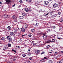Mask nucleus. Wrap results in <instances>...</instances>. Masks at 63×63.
<instances>
[{
  "instance_id": "6e6d98bb",
  "label": "nucleus",
  "mask_w": 63,
  "mask_h": 63,
  "mask_svg": "<svg viewBox=\"0 0 63 63\" xmlns=\"http://www.w3.org/2000/svg\"><path fill=\"white\" fill-rule=\"evenodd\" d=\"M52 17H54V16H52Z\"/></svg>"
},
{
  "instance_id": "09e8293b",
  "label": "nucleus",
  "mask_w": 63,
  "mask_h": 63,
  "mask_svg": "<svg viewBox=\"0 0 63 63\" xmlns=\"http://www.w3.org/2000/svg\"><path fill=\"white\" fill-rule=\"evenodd\" d=\"M13 63V62H10L9 63Z\"/></svg>"
},
{
  "instance_id": "338daca9",
  "label": "nucleus",
  "mask_w": 63,
  "mask_h": 63,
  "mask_svg": "<svg viewBox=\"0 0 63 63\" xmlns=\"http://www.w3.org/2000/svg\"><path fill=\"white\" fill-rule=\"evenodd\" d=\"M28 51H30V49H29Z\"/></svg>"
},
{
  "instance_id": "de8ad7c7",
  "label": "nucleus",
  "mask_w": 63,
  "mask_h": 63,
  "mask_svg": "<svg viewBox=\"0 0 63 63\" xmlns=\"http://www.w3.org/2000/svg\"><path fill=\"white\" fill-rule=\"evenodd\" d=\"M25 35H22V37H24V36H25Z\"/></svg>"
},
{
  "instance_id": "c85d7f7f",
  "label": "nucleus",
  "mask_w": 63,
  "mask_h": 63,
  "mask_svg": "<svg viewBox=\"0 0 63 63\" xmlns=\"http://www.w3.org/2000/svg\"><path fill=\"white\" fill-rule=\"evenodd\" d=\"M5 39V38L4 37H2L1 38V40H4Z\"/></svg>"
},
{
  "instance_id": "0e129e2a",
  "label": "nucleus",
  "mask_w": 63,
  "mask_h": 63,
  "mask_svg": "<svg viewBox=\"0 0 63 63\" xmlns=\"http://www.w3.org/2000/svg\"><path fill=\"white\" fill-rule=\"evenodd\" d=\"M2 4V2H0V4Z\"/></svg>"
},
{
  "instance_id": "2f4dec72",
  "label": "nucleus",
  "mask_w": 63,
  "mask_h": 63,
  "mask_svg": "<svg viewBox=\"0 0 63 63\" xmlns=\"http://www.w3.org/2000/svg\"><path fill=\"white\" fill-rule=\"evenodd\" d=\"M4 16L5 17H8V15H4Z\"/></svg>"
},
{
  "instance_id": "5701e85b",
  "label": "nucleus",
  "mask_w": 63,
  "mask_h": 63,
  "mask_svg": "<svg viewBox=\"0 0 63 63\" xmlns=\"http://www.w3.org/2000/svg\"><path fill=\"white\" fill-rule=\"evenodd\" d=\"M17 30L16 29H15L14 30V32L15 33H16V32H17Z\"/></svg>"
},
{
  "instance_id": "9d476101",
  "label": "nucleus",
  "mask_w": 63,
  "mask_h": 63,
  "mask_svg": "<svg viewBox=\"0 0 63 63\" xmlns=\"http://www.w3.org/2000/svg\"><path fill=\"white\" fill-rule=\"evenodd\" d=\"M19 18L20 19H22L23 18V16H19Z\"/></svg>"
},
{
  "instance_id": "9b49d317",
  "label": "nucleus",
  "mask_w": 63,
  "mask_h": 63,
  "mask_svg": "<svg viewBox=\"0 0 63 63\" xmlns=\"http://www.w3.org/2000/svg\"><path fill=\"white\" fill-rule=\"evenodd\" d=\"M13 18L14 19H16V17L15 15H13L12 16Z\"/></svg>"
},
{
  "instance_id": "c03bdc74",
  "label": "nucleus",
  "mask_w": 63,
  "mask_h": 63,
  "mask_svg": "<svg viewBox=\"0 0 63 63\" xmlns=\"http://www.w3.org/2000/svg\"><path fill=\"white\" fill-rule=\"evenodd\" d=\"M44 58V59H47V58L46 57H45Z\"/></svg>"
},
{
  "instance_id": "f8f14e48",
  "label": "nucleus",
  "mask_w": 63,
  "mask_h": 63,
  "mask_svg": "<svg viewBox=\"0 0 63 63\" xmlns=\"http://www.w3.org/2000/svg\"><path fill=\"white\" fill-rule=\"evenodd\" d=\"M31 31H32V32H35V30L34 29H31Z\"/></svg>"
},
{
  "instance_id": "49530a36",
  "label": "nucleus",
  "mask_w": 63,
  "mask_h": 63,
  "mask_svg": "<svg viewBox=\"0 0 63 63\" xmlns=\"http://www.w3.org/2000/svg\"><path fill=\"white\" fill-rule=\"evenodd\" d=\"M41 60L42 61H45L44 59L42 60Z\"/></svg>"
},
{
  "instance_id": "bb28decb",
  "label": "nucleus",
  "mask_w": 63,
  "mask_h": 63,
  "mask_svg": "<svg viewBox=\"0 0 63 63\" xmlns=\"http://www.w3.org/2000/svg\"><path fill=\"white\" fill-rule=\"evenodd\" d=\"M31 55V53H29L28 54V55L30 56V55Z\"/></svg>"
},
{
  "instance_id": "774afa93",
  "label": "nucleus",
  "mask_w": 63,
  "mask_h": 63,
  "mask_svg": "<svg viewBox=\"0 0 63 63\" xmlns=\"http://www.w3.org/2000/svg\"><path fill=\"white\" fill-rule=\"evenodd\" d=\"M57 63H60L59 62H57Z\"/></svg>"
},
{
  "instance_id": "6ab92c4d",
  "label": "nucleus",
  "mask_w": 63,
  "mask_h": 63,
  "mask_svg": "<svg viewBox=\"0 0 63 63\" xmlns=\"http://www.w3.org/2000/svg\"><path fill=\"white\" fill-rule=\"evenodd\" d=\"M53 63V61H49L48 63Z\"/></svg>"
},
{
  "instance_id": "412c9836",
  "label": "nucleus",
  "mask_w": 63,
  "mask_h": 63,
  "mask_svg": "<svg viewBox=\"0 0 63 63\" xmlns=\"http://www.w3.org/2000/svg\"><path fill=\"white\" fill-rule=\"evenodd\" d=\"M20 34L19 33H17V36H19V35H20Z\"/></svg>"
},
{
  "instance_id": "b1692460",
  "label": "nucleus",
  "mask_w": 63,
  "mask_h": 63,
  "mask_svg": "<svg viewBox=\"0 0 63 63\" xmlns=\"http://www.w3.org/2000/svg\"><path fill=\"white\" fill-rule=\"evenodd\" d=\"M54 55H57V53L56 52L54 53Z\"/></svg>"
},
{
  "instance_id": "a878e982",
  "label": "nucleus",
  "mask_w": 63,
  "mask_h": 63,
  "mask_svg": "<svg viewBox=\"0 0 63 63\" xmlns=\"http://www.w3.org/2000/svg\"><path fill=\"white\" fill-rule=\"evenodd\" d=\"M41 54H45V52L44 51H42V52H41Z\"/></svg>"
},
{
  "instance_id": "79ce46f5",
  "label": "nucleus",
  "mask_w": 63,
  "mask_h": 63,
  "mask_svg": "<svg viewBox=\"0 0 63 63\" xmlns=\"http://www.w3.org/2000/svg\"><path fill=\"white\" fill-rule=\"evenodd\" d=\"M48 15V13H47V14H46V15H45V16H47Z\"/></svg>"
},
{
  "instance_id": "a211bd4d",
  "label": "nucleus",
  "mask_w": 63,
  "mask_h": 63,
  "mask_svg": "<svg viewBox=\"0 0 63 63\" xmlns=\"http://www.w3.org/2000/svg\"><path fill=\"white\" fill-rule=\"evenodd\" d=\"M8 47H11V45L10 44H8Z\"/></svg>"
},
{
  "instance_id": "13d9d810",
  "label": "nucleus",
  "mask_w": 63,
  "mask_h": 63,
  "mask_svg": "<svg viewBox=\"0 0 63 63\" xmlns=\"http://www.w3.org/2000/svg\"><path fill=\"white\" fill-rule=\"evenodd\" d=\"M61 19L62 20H63V17Z\"/></svg>"
},
{
  "instance_id": "5fc2aeb1",
  "label": "nucleus",
  "mask_w": 63,
  "mask_h": 63,
  "mask_svg": "<svg viewBox=\"0 0 63 63\" xmlns=\"http://www.w3.org/2000/svg\"><path fill=\"white\" fill-rule=\"evenodd\" d=\"M53 28L54 29V28H55V26H54L53 27Z\"/></svg>"
},
{
  "instance_id": "39448f33",
  "label": "nucleus",
  "mask_w": 63,
  "mask_h": 63,
  "mask_svg": "<svg viewBox=\"0 0 63 63\" xmlns=\"http://www.w3.org/2000/svg\"><path fill=\"white\" fill-rule=\"evenodd\" d=\"M40 51L38 50H37L35 51V53H36V54H39V53H40Z\"/></svg>"
},
{
  "instance_id": "a19ab883",
  "label": "nucleus",
  "mask_w": 63,
  "mask_h": 63,
  "mask_svg": "<svg viewBox=\"0 0 63 63\" xmlns=\"http://www.w3.org/2000/svg\"><path fill=\"white\" fill-rule=\"evenodd\" d=\"M22 1L21 0H20L19 1V2H20V3H22Z\"/></svg>"
},
{
  "instance_id": "58836bf2",
  "label": "nucleus",
  "mask_w": 63,
  "mask_h": 63,
  "mask_svg": "<svg viewBox=\"0 0 63 63\" xmlns=\"http://www.w3.org/2000/svg\"><path fill=\"white\" fill-rule=\"evenodd\" d=\"M13 61H16V58L14 59H13Z\"/></svg>"
},
{
  "instance_id": "ddd939ff",
  "label": "nucleus",
  "mask_w": 63,
  "mask_h": 63,
  "mask_svg": "<svg viewBox=\"0 0 63 63\" xmlns=\"http://www.w3.org/2000/svg\"><path fill=\"white\" fill-rule=\"evenodd\" d=\"M7 28L8 30H11V27L8 26L7 27Z\"/></svg>"
},
{
  "instance_id": "6e6552de",
  "label": "nucleus",
  "mask_w": 63,
  "mask_h": 63,
  "mask_svg": "<svg viewBox=\"0 0 63 63\" xmlns=\"http://www.w3.org/2000/svg\"><path fill=\"white\" fill-rule=\"evenodd\" d=\"M43 38H47V35L45 34H43Z\"/></svg>"
},
{
  "instance_id": "8fccbe9b",
  "label": "nucleus",
  "mask_w": 63,
  "mask_h": 63,
  "mask_svg": "<svg viewBox=\"0 0 63 63\" xmlns=\"http://www.w3.org/2000/svg\"><path fill=\"white\" fill-rule=\"evenodd\" d=\"M61 38H60L58 37V39L59 40H60Z\"/></svg>"
},
{
  "instance_id": "0eeeda50",
  "label": "nucleus",
  "mask_w": 63,
  "mask_h": 63,
  "mask_svg": "<svg viewBox=\"0 0 63 63\" xmlns=\"http://www.w3.org/2000/svg\"><path fill=\"white\" fill-rule=\"evenodd\" d=\"M24 27L25 28H27V26L28 25H27V24H24Z\"/></svg>"
},
{
  "instance_id": "603ef678",
  "label": "nucleus",
  "mask_w": 63,
  "mask_h": 63,
  "mask_svg": "<svg viewBox=\"0 0 63 63\" xmlns=\"http://www.w3.org/2000/svg\"><path fill=\"white\" fill-rule=\"evenodd\" d=\"M21 21V23H23V21Z\"/></svg>"
},
{
  "instance_id": "f257e3e1",
  "label": "nucleus",
  "mask_w": 63,
  "mask_h": 63,
  "mask_svg": "<svg viewBox=\"0 0 63 63\" xmlns=\"http://www.w3.org/2000/svg\"><path fill=\"white\" fill-rule=\"evenodd\" d=\"M7 39H8L9 41V42L12 41V38L10 36H7Z\"/></svg>"
},
{
  "instance_id": "473e14b6",
  "label": "nucleus",
  "mask_w": 63,
  "mask_h": 63,
  "mask_svg": "<svg viewBox=\"0 0 63 63\" xmlns=\"http://www.w3.org/2000/svg\"><path fill=\"white\" fill-rule=\"evenodd\" d=\"M16 47L17 48H19L20 47L19 46H16Z\"/></svg>"
},
{
  "instance_id": "dca6fc26",
  "label": "nucleus",
  "mask_w": 63,
  "mask_h": 63,
  "mask_svg": "<svg viewBox=\"0 0 63 63\" xmlns=\"http://www.w3.org/2000/svg\"><path fill=\"white\" fill-rule=\"evenodd\" d=\"M49 52L50 53H52V51L50 50L49 51Z\"/></svg>"
},
{
  "instance_id": "4c0bfd02",
  "label": "nucleus",
  "mask_w": 63,
  "mask_h": 63,
  "mask_svg": "<svg viewBox=\"0 0 63 63\" xmlns=\"http://www.w3.org/2000/svg\"><path fill=\"white\" fill-rule=\"evenodd\" d=\"M60 22H62V21H63V20H62L61 19L60 20Z\"/></svg>"
},
{
  "instance_id": "bf43d9fd",
  "label": "nucleus",
  "mask_w": 63,
  "mask_h": 63,
  "mask_svg": "<svg viewBox=\"0 0 63 63\" xmlns=\"http://www.w3.org/2000/svg\"><path fill=\"white\" fill-rule=\"evenodd\" d=\"M19 41H20V42H21V41H22V40L20 39L19 40Z\"/></svg>"
},
{
  "instance_id": "cd10ccee",
  "label": "nucleus",
  "mask_w": 63,
  "mask_h": 63,
  "mask_svg": "<svg viewBox=\"0 0 63 63\" xmlns=\"http://www.w3.org/2000/svg\"><path fill=\"white\" fill-rule=\"evenodd\" d=\"M22 56L23 57H25L26 56V55L25 54H23Z\"/></svg>"
},
{
  "instance_id": "69168bd1",
  "label": "nucleus",
  "mask_w": 63,
  "mask_h": 63,
  "mask_svg": "<svg viewBox=\"0 0 63 63\" xmlns=\"http://www.w3.org/2000/svg\"><path fill=\"white\" fill-rule=\"evenodd\" d=\"M53 13L52 12H51L50 13L51 14H52Z\"/></svg>"
},
{
  "instance_id": "4d7b16f0",
  "label": "nucleus",
  "mask_w": 63,
  "mask_h": 63,
  "mask_svg": "<svg viewBox=\"0 0 63 63\" xmlns=\"http://www.w3.org/2000/svg\"><path fill=\"white\" fill-rule=\"evenodd\" d=\"M12 51H15V50L13 49L12 50Z\"/></svg>"
},
{
  "instance_id": "f03ea898",
  "label": "nucleus",
  "mask_w": 63,
  "mask_h": 63,
  "mask_svg": "<svg viewBox=\"0 0 63 63\" xmlns=\"http://www.w3.org/2000/svg\"><path fill=\"white\" fill-rule=\"evenodd\" d=\"M58 6V5L56 3H55L53 4V8H57Z\"/></svg>"
},
{
  "instance_id": "f3484780",
  "label": "nucleus",
  "mask_w": 63,
  "mask_h": 63,
  "mask_svg": "<svg viewBox=\"0 0 63 63\" xmlns=\"http://www.w3.org/2000/svg\"><path fill=\"white\" fill-rule=\"evenodd\" d=\"M35 25L36 26H39V24L37 23L35 24Z\"/></svg>"
},
{
  "instance_id": "c756f323",
  "label": "nucleus",
  "mask_w": 63,
  "mask_h": 63,
  "mask_svg": "<svg viewBox=\"0 0 63 63\" xmlns=\"http://www.w3.org/2000/svg\"><path fill=\"white\" fill-rule=\"evenodd\" d=\"M52 41L53 42H55V40H54V39H52Z\"/></svg>"
},
{
  "instance_id": "393cba45",
  "label": "nucleus",
  "mask_w": 63,
  "mask_h": 63,
  "mask_svg": "<svg viewBox=\"0 0 63 63\" xmlns=\"http://www.w3.org/2000/svg\"><path fill=\"white\" fill-rule=\"evenodd\" d=\"M26 63H31V62L29 61H27L26 62Z\"/></svg>"
},
{
  "instance_id": "052dcab7",
  "label": "nucleus",
  "mask_w": 63,
  "mask_h": 63,
  "mask_svg": "<svg viewBox=\"0 0 63 63\" xmlns=\"http://www.w3.org/2000/svg\"><path fill=\"white\" fill-rule=\"evenodd\" d=\"M17 30L18 31H19V28H18Z\"/></svg>"
},
{
  "instance_id": "3c124183",
  "label": "nucleus",
  "mask_w": 63,
  "mask_h": 63,
  "mask_svg": "<svg viewBox=\"0 0 63 63\" xmlns=\"http://www.w3.org/2000/svg\"><path fill=\"white\" fill-rule=\"evenodd\" d=\"M7 55H10V53H7Z\"/></svg>"
},
{
  "instance_id": "680f3d73",
  "label": "nucleus",
  "mask_w": 63,
  "mask_h": 63,
  "mask_svg": "<svg viewBox=\"0 0 63 63\" xmlns=\"http://www.w3.org/2000/svg\"><path fill=\"white\" fill-rule=\"evenodd\" d=\"M14 51V52L16 53V50H15Z\"/></svg>"
},
{
  "instance_id": "7c9ffc66",
  "label": "nucleus",
  "mask_w": 63,
  "mask_h": 63,
  "mask_svg": "<svg viewBox=\"0 0 63 63\" xmlns=\"http://www.w3.org/2000/svg\"><path fill=\"white\" fill-rule=\"evenodd\" d=\"M29 59H30V60H32V57H30L29 58Z\"/></svg>"
},
{
  "instance_id": "e2e57ef3",
  "label": "nucleus",
  "mask_w": 63,
  "mask_h": 63,
  "mask_svg": "<svg viewBox=\"0 0 63 63\" xmlns=\"http://www.w3.org/2000/svg\"><path fill=\"white\" fill-rule=\"evenodd\" d=\"M59 62L60 63H62V62H61V61Z\"/></svg>"
},
{
  "instance_id": "20e7f679",
  "label": "nucleus",
  "mask_w": 63,
  "mask_h": 63,
  "mask_svg": "<svg viewBox=\"0 0 63 63\" xmlns=\"http://www.w3.org/2000/svg\"><path fill=\"white\" fill-rule=\"evenodd\" d=\"M6 2L7 4H9L10 2H11V0H6Z\"/></svg>"
},
{
  "instance_id": "a18cd8bd",
  "label": "nucleus",
  "mask_w": 63,
  "mask_h": 63,
  "mask_svg": "<svg viewBox=\"0 0 63 63\" xmlns=\"http://www.w3.org/2000/svg\"><path fill=\"white\" fill-rule=\"evenodd\" d=\"M32 36V35L31 34H30L29 35V37H31Z\"/></svg>"
},
{
  "instance_id": "2eb2a0df",
  "label": "nucleus",
  "mask_w": 63,
  "mask_h": 63,
  "mask_svg": "<svg viewBox=\"0 0 63 63\" xmlns=\"http://www.w3.org/2000/svg\"><path fill=\"white\" fill-rule=\"evenodd\" d=\"M10 35L11 36H13V35H14V33H13V32H11L10 33Z\"/></svg>"
},
{
  "instance_id": "423d86ee",
  "label": "nucleus",
  "mask_w": 63,
  "mask_h": 63,
  "mask_svg": "<svg viewBox=\"0 0 63 63\" xmlns=\"http://www.w3.org/2000/svg\"><path fill=\"white\" fill-rule=\"evenodd\" d=\"M25 10L26 12H29V9L27 8H25Z\"/></svg>"
},
{
  "instance_id": "e433bc0d",
  "label": "nucleus",
  "mask_w": 63,
  "mask_h": 63,
  "mask_svg": "<svg viewBox=\"0 0 63 63\" xmlns=\"http://www.w3.org/2000/svg\"><path fill=\"white\" fill-rule=\"evenodd\" d=\"M50 47V46H49V45H48L47 46V48H49Z\"/></svg>"
},
{
  "instance_id": "4be33fe9",
  "label": "nucleus",
  "mask_w": 63,
  "mask_h": 63,
  "mask_svg": "<svg viewBox=\"0 0 63 63\" xmlns=\"http://www.w3.org/2000/svg\"><path fill=\"white\" fill-rule=\"evenodd\" d=\"M29 12H32V9H31V8H29Z\"/></svg>"
},
{
  "instance_id": "aec40b11",
  "label": "nucleus",
  "mask_w": 63,
  "mask_h": 63,
  "mask_svg": "<svg viewBox=\"0 0 63 63\" xmlns=\"http://www.w3.org/2000/svg\"><path fill=\"white\" fill-rule=\"evenodd\" d=\"M51 41H48L46 42V43H50Z\"/></svg>"
},
{
  "instance_id": "72a5a7b5",
  "label": "nucleus",
  "mask_w": 63,
  "mask_h": 63,
  "mask_svg": "<svg viewBox=\"0 0 63 63\" xmlns=\"http://www.w3.org/2000/svg\"><path fill=\"white\" fill-rule=\"evenodd\" d=\"M5 48V49H8V47L7 46H6L4 47Z\"/></svg>"
},
{
  "instance_id": "4468645a",
  "label": "nucleus",
  "mask_w": 63,
  "mask_h": 63,
  "mask_svg": "<svg viewBox=\"0 0 63 63\" xmlns=\"http://www.w3.org/2000/svg\"><path fill=\"white\" fill-rule=\"evenodd\" d=\"M21 15L23 16H26V14H25V13H22L21 14Z\"/></svg>"
},
{
  "instance_id": "c9c22d12",
  "label": "nucleus",
  "mask_w": 63,
  "mask_h": 63,
  "mask_svg": "<svg viewBox=\"0 0 63 63\" xmlns=\"http://www.w3.org/2000/svg\"><path fill=\"white\" fill-rule=\"evenodd\" d=\"M16 6V4H14L13 5L12 7H15V6Z\"/></svg>"
},
{
  "instance_id": "864d4df0",
  "label": "nucleus",
  "mask_w": 63,
  "mask_h": 63,
  "mask_svg": "<svg viewBox=\"0 0 63 63\" xmlns=\"http://www.w3.org/2000/svg\"><path fill=\"white\" fill-rule=\"evenodd\" d=\"M29 2H30L31 1V0H29Z\"/></svg>"
},
{
  "instance_id": "37998d69",
  "label": "nucleus",
  "mask_w": 63,
  "mask_h": 63,
  "mask_svg": "<svg viewBox=\"0 0 63 63\" xmlns=\"http://www.w3.org/2000/svg\"><path fill=\"white\" fill-rule=\"evenodd\" d=\"M15 22H17V20H15Z\"/></svg>"
},
{
  "instance_id": "ea45409f",
  "label": "nucleus",
  "mask_w": 63,
  "mask_h": 63,
  "mask_svg": "<svg viewBox=\"0 0 63 63\" xmlns=\"http://www.w3.org/2000/svg\"><path fill=\"white\" fill-rule=\"evenodd\" d=\"M36 44V43H33V45H34L35 46V45H36V44Z\"/></svg>"
},
{
  "instance_id": "1a4fd4ad",
  "label": "nucleus",
  "mask_w": 63,
  "mask_h": 63,
  "mask_svg": "<svg viewBox=\"0 0 63 63\" xmlns=\"http://www.w3.org/2000/svg\"><path fill=\"white\" fill-rule=\"evenodd\" d=\"M21 31L23 32H25V29H24V28H22L21 29Z\"/></svg>"
},
{
  "instance_id": "7ed1b4c3",
  "label": "nucleus",
  "mask_w": 63,
  "mask_h": 63,
  "mask_svg": "<svg viewBox=\"0 0 63 63\" xmlns=\"http://www.w3.org/2000/svg\"><path fill=\"white\" fill-rule=\"evenodd\" d=\"M44 4H45V5H48L49 4V2L48 1H44Z\"/></svg>"
},
{
  "instance_id": "f704fd0d",
  "label": "nucleus",
  "mask_w": 63,
  "mask_h": 63,
  "mask_svg": "<svg viewBox=\"0 0 63 63\" xmlns=\"http://www.w3.org/2000/svg\"><path fill=\"white\" fill-rule=\"evenodd\" d=\"M58 14L59 15H61V12H59L58 13Z\"/></svg>"
}]
</instances>
